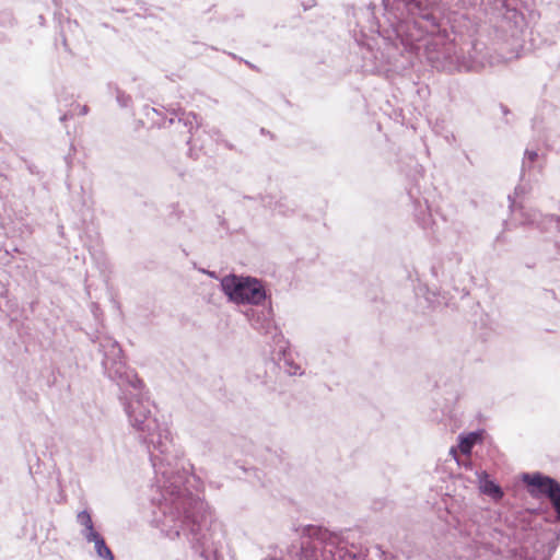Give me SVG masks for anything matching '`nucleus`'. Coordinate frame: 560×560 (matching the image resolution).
Here are the masks:
<instances>
[{
	"mask_svg": "<svg viewBox=\"0 0 560 560\" xmlns=\"http://www.w3.org/2000/svg\"><path fill=\"white\" fill-rule=\"evenodd\" d=\"M502 108H503V113H504V114H508V113H509V109H508L506 107L502 106Z\"/></svg>",
	"mask_w": 560,
	"mask_h": 560,
	"instance_id": "21",
	"label": "nucleus"
},
{
	"mask_svg": "<svg viewBox=\"0 0 560 560\" xmlns=\"http://www.w3.org/2000/svg\"><path fill=\"white\" fill-rule=\"evenodd\" d=\"M245 315L252 327L261 334L271 336L272 338L279 334L278 327L273 320V311L271 306L262 310L250 307L245 312Z\"/></svg>",
	"mask_w": 560,
	"mask_h": 560,
	"instance_id": "6",
	"label": "nucleus"
},
{
	"mask_svg": "<svg viewBox=\"0 0 560 560\" xmlns=\"http://www.w3.org/2000/svg\"><path fill=\"white\" fill-rule=\"evenodd\" d=\"M480 441V433L471 432L467 435L459 436L458 447L464 455H469L472 447Z\"/></svg>",
	"mask_w": 560,
	"mask_h": 560,
	"instance_id": "10",
	"label": "nucleus"
},
{
	"mask_svg": "<svg viewBox=\"0 0 560 560\" xmlns=\"http://www.w3.org/2000/svg\"><path fill=\"white\" fill-rule=\"evenodd\" d=\"M81 535L89 542H92L94 539H96L97 537L101 536V534L95 530L94 524H92L91 526H88L86 528H82Z\"/></svg>",
	"mask_w": 560,
	"mask_h": 560,
	"instance_id": "14",
	"label": "nucleus"
},
{
	"mask_svg": "<svg viewBox=\"0 0 560 560\" xmlns=\"http://www.w3.org/2000/svg\"><path fill=\"white\" fill-rule=\"evenodd\" d=\"M77 522L82 528H86L93 524L92 516L89 511L84 510L78 513Z\"/></svg>",
	"mask_w": 560,
	"mask_h": 560,
	"instance_id": "13",
	"label": "nucleus"
},
{
	"mask_svg": "<svg viewBox=\"0 0 560 560\" xmlns=\"http://www.w3.org/2000/svg\"><path fill=\"white\" fill-rule=\"evenodd\" d=\"M539 154L535 150L526 149L524 152V158L522 161V167H521V184L516 186L515 188V195L522 196L525 195L528 191L527 185L524 184L525 175L527 172H530L534 168V164L538 161Z\"/></svg>",
	"mask_w": 560,
	"mask_h": 560,
	"instance_id": "7",
	"label": "nucleus"
},
{
	"mask_svg": "<svg viewBox=\"0 0 560 560\" xmlns=\"http://www.w3.org/2000/svg\"><path fill=\"white\" fill-rule=\"evenodd\" d=\"M555 246L558 248V252L560 253V244H559V241H555Z\"/></svg>",
	"mask_w": 560,
	"mask_h": 560,
	"instance_id": "20",
	"label": "nucleus"
},
{
	"mask_svg": "<svg viewBox=\"0 0 560 560\" xmlns=\"http://www.w3.org/2000/svg\"><path fill=\"white\" fill-rule=\"evenodd\" d=\"M245 63L250 68V69H254L256 70V66H254L253 63H250L249 61H245Z\"/></svg>",
	"mask_w": 560,
	"mask_h": 560,
	"instance_id": "18",
	"label": "nucleus"
},
{
	"mask_svg": "<svg viewBox=\"0 0 560 560\" xmlns=\"http://www.w3.org/2000/svg\"><path fill=\"white\" fill-rule=\"evenodd\" d=\"M510 200L512 211L514 213H516V211L520 212L523 224L536 226L538 230L546 233H560V217L553 214L544 215L537 209L526 208L524 206L517 209L515 200L511 198Z\"/></svg>",
	"mask_w": 560,
	"mask_h": 560,
	"instance_id": "5",
	"label": "nucleus"
},
{
	"mask_svg": "<svg viewBox=\"0 0 560 560\" xmlns=\"http://www.w3.org/2000/svg\"><path fill=\"white\" fill-rule=\"evenodd\" d=\"M80 107V115H86L89 113V107L86 105L79 106Z\"/></svg>",
	"mask_w": 560,
	"mask_h": 560,
	"instance_id": "17",
	"label": "nucleus"
},
{
	"mask_svg": "<svg viewBox=\"0 0 560 560\" xmlns=\"http://www.w3.org/2000/svg\"><path fill=\"white\" fill-rule=\"evenodd\" d=\"M68 119V115L65 114L63 116L60 117V121H66Z\"/></svg>",
	"mask_w": 560,
	"mask_h": 560,
	"instance_id": "19",
	"label": "nucleus"
},
{
	"mask_svg": "<svg viewBox=\"0 0 560 560\" xmlns=\"http://www.w3.org/2000/svg\"><path fill=\"white\" fill-rule=\"evenodd\" d=\"M522 481L527 486L528 493L536 499L546 497L556 512V520L560 522V482L542 472H524Z\"/></svg>",
	"mask_w": 560,
	"mask_h": 560,
	"instance_id": "4",
	"label": "nucleus"
},
{
	"mask_svg": "<svg viewBox=\"0 0 560 560\" xmlns=\"http://www.w3.org/2000/svg\"><path fill=\"white\" fill-rule=\"evenodd\" d=\"M287 203H288V200L285 198L279 200L276 203L275 210L278 211L281 214H284V215H287L289 212H293L294 209L293 208H289V206Z\"/></svg>",
	"mask_w": 560,
	"mask_h": 560,
	"instance_id": "16",
	"label": "nucleus"
},
{
	"mask_svg": "<svg viewBox=\"0 0 560 560\" xmlns=\"http://www.w3.org/2000/svg\"><path fill=\"white\" fill-rule=\"evenodd\" d=\"M92 542H94V548L100 558L106 559V560H113L114 555L112 550L107 547L104 538L102 536L94 539Z\"/></svg>",
	"mask_w": 560,
	"mask_h": 560,
	"instance_id": "11",
	"label": "nucleus"
},
{
	"mask_svg": "<svg viewBox=\"0 0 560 560\" xmlns=\"http://www.w3.org/2000/svg\"><path fill=\"white\" fill-rule=\"evenodd\" d=\"M171 115L172 117L168 119L170 125L174 124L176 117L178 122H183V125L188 128L189 132H191L194 128L199 127L198 116L191 112L186 113L185 110L178 108L173 109Z\"/></svg>",
	"mask_w": 560,
	"mask_h": 560,
	"instance_id": "9",
	"label": "nucleus"
},
{
	"mask_svg": "<svg viewBox=\"0 0 560 560\" xmlns=\"http://www.w3.org/2000/svg\"><path fill=\"white\" fill-rule=\"evenodd\" d=\"M221 288L229 300L236 304L259 305L267 298L262 282L252 277L225 276L221 280Z\"/></svg>",
	"mask_w": 560,
	"mask_h": 560,
	"instance_id": "3",
	"label": "nucleus"
},
{
	"mask_svg": "<svg viewBox=\"0 0 560 560\" xmlns=\"http://www.w3.org/2000/svg\"><path fill=\"white\" fill-rule=\"evenodd\" d=\"M116 101L120 107L126 108L129 107L131 104V96L126 94L124 91L117 89Z\"/></svg>",
	"mask_w": 560,
	"mask_h": 560,
	"instance_id": "15",
	"label": "nucleus"
},
{
	"mask_svg": "<svg viewBox=\"0 0 560 560\" xmlns=\"http://www.w3.org/2000/svg\"><path fill=\"white\" fill-rule=\"evenodd\" d=\"M385 19L390 28L387 38L396 48L411 55H422L439 71H475L503 63L508 58L491 54L481 42H474L469 49L458 48L455 43L428 39L435 33L446 9L454 7L489 5L504 8L508 0H382Z\"/></svg>",
	"mask_w": 560,
	"mask_h": 560,
	"instance_id": "2",
	"label": "nucleus"
},
{
	"mask_svg": "<svg viewBox=\"0 0 560 560\" xmlns=\"http://www.w3.org/2000/svg\"><path fill=\"white\" fill-rule=\"evenodd\" d=\"M97 345L104 373L119 387L128 421L147 446L154 468L152 523L172 540L184 537L197 560H222L230 550L225 525L207 502L186 487L188 471L167 424L158 419L156 407L142 395V381L126 365L121 347L114 338L100 336Z\"/></svg>",
	"mask_w": 560,
	"mask_h": 560,
	"instance_id": "1",
	"label": "nucleus"
},
{
	"mask_svg": "<svg viewBox=\"0 0 560 560\" xmlns=\"http://www.w3.org/2000/svg\"><path fill=\"white\" fill-rule=\"evenodd\" d=\"M477 478L479 489L483 494L490 497L494 501H499L503 498L504 492L502 488L497 482L490 479L487 471L481 470L477 472Z\"/></svg>",
	"mask_w": 560,
	"mask_h": 560,
	"instance_id": "8",
	"label": "nucleus"
},
{
	"mask_svg": "<svg viewBox=\"0 0 560 560\" xmlns=\"http://www.w3.org/2000/svg\"><path fill=\"white\" fill-rule=\"evenodd\" d=\"M283 369L289 375H302V369L299 364L294 363L285 354H283Z\"/></svg>",
	"mask_w": 560,
	"mask_h": 560,
	"instance_id": "12",
	"label": "nucleus"
}]
</instances>
